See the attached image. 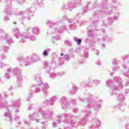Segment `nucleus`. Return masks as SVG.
<instances>
[{"mask_svg": "<svg viewBox=\"0 0 129 129\" xmlns=\"http://www.w3.org/2000/svg\"><path fill=\"white\" fill-rule=\"evenodd\" d=\"M4 115L6 117H7V118L8 119V120H9L10 121H12L13 119L12 117V115H11V113L9 112L5 113Z\"/></svg>", "mask_w": 129, "mask_h": 129, "instance_id": "473e14b6", "label": "nucleus"}, {"mask_svg": "<svg viewBox=\"0 0 129 129\" xmlns=\"http://www.w3.org/2000/svg\"><path fill=\"white\" fill-rule=\"evenodd\" d=\"M8 106V102L5 100H2L0 102V109L2 108H5Z\"/></svg>", "mask_w": 129, "mask_h": 129, "instance_id": "bb28decb", "label": "nucleus"}, {"mask_svg": "<svg viewBox=\"0 0 129 129\" xmlns=\"http://www.w3.org/2000/svg\"><path fill=\"white\" fill-rule=\"evenodd\" d=\"M20 105H21L20 100H14L11 101L10 106L13 107L15 113H19L20 112V110H19Z\"/></svg>", "mask_w": 129, "mask_h": 129, "instance_id": "4468645a", "label": "nucleus"}, {"mask_svg": "<svg viewBox=\"0 0 129 129\" xmlns=\"http://www.w3.org/2000/svg\"><path fill=\"white\" fill-rule=\"evenodd\" d=\"M7 73L6 74V77L7 79L11 78V75L14 73L18 80H23V76L22 75V70L19 68L15 69L9 68L7 70Z\"/></svg>", "mask_w": 129, "mask_h": 129, "instance_id": "0eeeda50", "label": "nucleus"}, {"mask_svg": "<svg viewBox=\"0 0 129 129\" xmlns=\"http://www.w3.org/2000/svg\"><path fill=\"white\" fill-rule=\"evenodd\" d=\"M1 59L2 60H5V59H7V55H6V54H2L1 55Z\"/></svg>", "mask_w": 129, "mask_h": 129, "instance_id": "a18cd8bd", "label": "nucleus"}, {"mask_svg": "<svg viewBox=\"0 0 129 129\" xmlns=\"http://www.w3.org/2000/svg\"><path fill=\"white\" fill-rule=\"evenodd\" d=\"M14 2H18L19 4L20 5H23L24 4V2H25V0H13Z\"/></svg>", "mask_w": 129, "mask_h": 129, "instance_id": "79ce46f5", "label": "nucleus"}, {"mask_svg": "<svg viewBox=\"0 0 129 129\" xmlns=\"http://www.w3.org/2000/svg\"><path fill=\"white\" fill-rule=\"evenodd\" d=\"M3 51H4L5 53H8L9 52V50H10V47L9 46H3L2 48Z\"/></svg>", "mask_w": 129, "mask_h": 129, "instance_id": "f704fd0d", "label": "nucleus"}, {"mask_svg": "<svg viewBox=\"0 0 129 129\" xmlns=\"http://www.w3.org/2000/svg\"><path fill=\"white\" fill-rule=\"evenodd\" d=\"M81 3V0H74V2H70L69 3L63 4L61 6L60 10H67L72 11V9L75 8V4H80Z\"/></svg>", "mask_w": 129, "mask_h": 129, "instance_id": "9d476101", "label": "nucleus"}, {"mask_svg": "<svg viewBox=\"0 0 129 129\" xmlns=\"http://www.w3.org/2000/svg\"><path fill=\"white\" fill-rule=\"evenodd\" d=\"M81 86H83V87H91V86H92V83H91V82L88 83V84H87L85 82H83L81 84Z\"/></svg>", "mask_w": 129, "mask_h": 129, "instance_id": "2f4dec72", "label": "nucleus"}, {"mask_svg": "<svg viewBox=\"0 0 129 129\" xmlns=\"http://www.w3.org/2000/svg\"><path fill=\"white\" fill-rule=\"evenodd\" d=\"M63 20H66V19H67V15L63 16Z\"/></svg>", "mask_w": 129, "mask_h": 129, "instance_id": "338daca9", "label": "nucleus"}, {"mask_svg": "<svg viewBox=\"0 0 129 129\" xmlns=\"http://www.w3.org/2000/svg\"><path fill=\"white\" fill-rule=\"evenodd\" d=\"M112 3H113V4H116V3H117V0H112Z\"/></svg>", "mask_w": 129, "mask_h": 129, "instance_id": "e2e57ef3", "label": "nucleus"}, {"mask_svg": "<svg viewBox=\"0 0 129 129\" xmlns=\"http://www.w3.org/2000/svg\"><path fill=\"white\" fill-rule=\"evenodd\" d=\"M103 40H105L106 41H111V40H112V38L108 37L107 35H104L103 37Z\"/></svg>", "mask_w": 129, "mask_h": 129, "instance_id": "ea45409f", "label": "nucleus"}, {"mask_svg": "<svg viewBox=\"0 0 129 129\" xmlns=\"http://www.w3.org/2000/svg\"><path fill=\"white\" fill-rule=\"evenodd\" d=\"M15 120H18V119H20V117L19 116H17L15 118Z\"/></svg>", "mask_w": 129, "mask_h": 129, "instance_id": "680f3d73", "label": "nucleus"}, {"mask_svg": "<svg viewBox=\"0 0 129 129\" xmlns=\"http://www.w3.org/2000/svg\"><path fill=\"white\" fill-rule=\"evenodd\" d=\"M87 9V8L86 7H84L83 9L84 10V13H85L86 11V10Z\"/></svg>", "mask_w": 129, "mask_h": 129, "instance_id": "774afa93", "label": "nucleus"}, {"mask_svg": "<svg viewBox=\"0 0 129 129\" xmlns=\"http://www.w3.org/2000/svg\"><path fill=\"white\" fill-rule=\"evenodd\" d=\"M58 39H59V36H55V37H52V39L55 40V41H57V40H58Z\"/></svg>", "mask_w": 129, "mask_h": 129, "instance_id": "09e8293b", "label": "nucleus"}, {"mask_svg": "<svg viewBox=\"0 0 129 129\" xmlns=\"http://www.w3.org/2000/svg\"><path fill=\"white\" fill-rule=\"evenodd\" d=\"M108 24H112L113 23V20H112V18H109L108 19Z\"/></svg>", "mask_w": 129, "mask_h": 129, "instance_id": "c03bdc74", "label": "nucleus"}, {"mask_svg": "<svg viewBox=\"0 0 129 129\" xmlns=\"http://www.w3.org/2000/svg\"><path fill=\"white\" fill-rule=\"evenodd\" d=\"M18 86L19 87H22V86H23V83H22V82H20V81H23V78H22V80H19V79H18Z\"/></svg>", "mask_w": 129, "mask_h": 129, "instance_id": "37998d69", "label": "nucleus"}, {"mask_svg": "<svg viewBox=\"0 0 129 129\" xmlns=\"http://www.w3.org/2000/svg\"><path fill=\"white\" fill-rule=\"evenodd\" d=\"M73 112H77V109L76 108L73 109Z\"/></svg>", "mask_w": 129, "mask_h": 129, "instance_id": "69168bd1", "label": "nucleus"}, {"mask_svg": "<svg viewBox=\"0 0 129 129\" xmlns=\"http://www.w3.org/2000/svg\"><path fill=\"white\" fill-rule=\"evenodd\" d=\"M13 32L15 34V36L16 39L18 40V42H19V43H25V42H26V38H24V37H26V36H27V33H20V29L18 28H14L13 29Z\"/></svg>", "mask_w": 129, "mask_h": 129, "instance_id": "1a4fd4ad", "label": "nucleus"}, {"mask_svg": "<svg viewBox=\"0 0 129 129\" xmlns=\"http://www.w3.org/2000/svg\"><path fill=\"white\" fill-rule=\"evenodd\" d=\"M33 12V8H29L25 11H20L19 12H16V16H20L21 20L25 21V20H31L30 14Z\"/></svg>", "mask_w": 129, "mask_h": 129, "instance_id": "6e6552de", "label": "nucleus"}, {"mask_svg": "<svg viewBox=\"0 0 129 129\" xmlns=\"http://www.w3.org/2000/svg\"><path fill=\"white\" fill-rule=\"evenodd\" d=\"M93 30H90L88 31V35L90 36V37L86 38L85 42L86 44H89L91 47H93L94 46V44L95 42L92 40V38L91 37L93 36Z\"/></svg>", "mask_w": 129, "mask_h": 129, "instance_id": "dca6fc26", "label": "nucleus"}, {"mask_svg": "<svg viewBox=\"0 0 129 129\" xmlns=\"http://www.w3.org/2000/svg\"><path fill=\"white\" fill-rule=\"evenodd\" d=\"M49 77L51 78V79H55L56 77H57V74L54 73H49Z\"/></svg>", "mask_w": 129, "mask_h": 129, "instance_id": "72a5a7b5", "label": "nucleus"}, {"mask_svg": "<svg viewBox=\"0 0 129 129\" xmlns=\"http://www.w3.org/2000/svg\"><path fill=\"white\" fill-rule=\"evenodd\" d=\"M56 65V61L55 59H52L51 61V62L49 63L48 61H44L43 63V66L44 69H46V72L48 73L49 72H51V71L52 70V67H51V65Z\"/></svg>", "mask_w": 129, "mask_h": 129, "instance_id": "2eb2a0df", "label": "nucleus"}, {"mask_svg": "<svg viewBox=\"0 0 129 129\" xmlns=\"http://www.w3.org/2000/svg\"><path fill=\"white\" fill-rule=\"evenodd\" d=\"M4 40H6L8 45H11L15 42L11 36L9 34H5L3 30L0 29V41H4Z\"/></svg>", "mask_w": 129, "mask_h": 129, "instance_id": "9b49d317", "label": "nucleus"}, {"mask_svg": "<svg viewBox=\"0 0 129 129\" xmlns=\"http://www.w3.org/2000/svg\"><path fill=\"white\" fill-rule=\"evenodd\" d=\"M57 77L58 76V77H61L62 76H63V75H65V73L64 72H61V73H58L56 74Z\"/></svg>", "mask_w": 129, "mask_h": 129, "instance_id": "a19ab883", "label": "nucleus"}, {"mask_svg": "<svg viewBox=\"0 0 129 129\" xmlns=\"http://www.w3.org/2000/svg\"><path fill=\"white\" fill-rule=\"evenodd\" d=\"M73 119H76V121L79 122L77 117L72 115L71 114L63 113L61 115L57 116L56 119L52 124V126L53 127H56L58 124L63 121L64 123H66L64 129H72V127L75 126V121H73Z\"/></svg>", "mask_w": 129, "mask_h": 129, "instance_id": "7ed1b4c3", "label": "nucleus"}, {"mask_svg": "<svg viewBox=\"0 0 129 129\" xmlns=\"http://www.w3.org/2000/svg\"><path fill=\"white\" fill-rule=\"evenodd\" d=\"M117 8V6H115L114 7L115 9H113V11H110L109 10L106 12L108 15H112V14H114L113 19H114V21H117L118 20V18H119V12L115 10V9H116Z\"/></svg>", "mask_w": 129, "mask_h": 129, "instance_id": "6ab92c4d", "label": "nucleus"}, {"mask_svg": "<svg viewBox=\"0 0 129 129\" xmlns=\"http://www.w3.org/2000/svg\"><path fill=\"white\" fill-rule=\"evenodd\" d=\"M124 99H125V98L124 97V95L122 93H120L117 97V101H119V102L123 101Z\"/></svg>", "mask_w": 129, "mask_h": 129, "instance_id": "cd10ccee", "label": "nucleus"}, {"mask_svg": "<svg viewBox=\"0 0 129 129\" xmlns=\"http://www.w3.org/2000/svg\"><path fill=\"white\" fill-rule=\"evenodd\" d=\"M24 123H25V124H27V125L30 124V122H28V121H27L26 120L24 121Z\"/></svg>", "mask_w": 129, "mask_h": 129, "instance_id": "bf43d9fd", "label": "nucleus"}, {"mask_svg": "<svg viewBox=\"0 0 129 129\" xmlns=\"http://www.w3.org/2000/svg\"><path fill=\"white\" fill-rule=\"evenodd\" d=\"M128 58V55H125L124 56V59L125 60V59H127Z\"/></svg>", "mask_w": 129, "mask_h": 129, "instance_id": "052dcab7", "label": "nucleus"}, {"mask_svg": "<svg viewBox=\"0 0 129 129\" xmlns=\"http://www.w3.org/2000/svg\"><path fill=\"white\" fill-rule=\"evenodd\" d=\"M32 32L34 35H38L40 33V29L39 27H34L32 29Z\"/></svg>", "mask_w": 129, "mask_h": 129, "instance_id": "7c9ffc66", "label": "nucleus"}, {"mask_svg": "<svg viewBox=\"0 0 129 129\" xmlns=\"http://www.w3.org/2000/svg\"><path fill=\"white\" fill-rule=\"evenodd\" d=\"M34 80L37 82H40L36 85H32V86H30L29 88V94L27 98V100L29 101L30 98L34 95V93H39V92H41L42 91L43 93L44 96L45 97H47L48 95V93H49V91L48 89H49V85L47 83H43L42 82V77H41L40 74H37L35 76Z\"/></svg>", "mask_w": 129, "mask_h": 129, "instance_id": "f03ea898", "label": "nucleus"}, {"mask_svg": "<svg viewBox=\"0 0 129 129\" xmlns=\"http://www.w3.org/2000/svg\"><path fill=\"white\" fill-rule=\"evenodd\" d=\"M71 103L75 105V104L76 103V100H72Z\"/></svg>", "mask_w": 129, "mask_h": 129, "instance_id": "4d7b16f0", "label": "nucleus"}, {"mask_svg": "<svg viewBox=\"0 0 129 129\" xmlns=\"http://www.w3.org/2000/svg\"><path fill=\"white\" fill-rule=\"evenodd\" d=\"M125 86H129V80L126 81V82L125 84Z\"/></svg>", "mask_w": 129, "mask_h": 129, "instance_id": "13d9d810", "label": "nucleus"}, {"mask_svg": "<svg viewBox=\"0 0 129 129\" xmlns=\"http://www.w3.org/2000/svg\"><path fill=\"white\" fill-rule=\"evenodd\" d=\"M64 44L68 47H71V46H72V42H71L69 40L64 41Z\"/></svg>", "mask_w": 129, "mask_h": 129, "instance_id": "c9c22d12", "label": "nucleus"}, {"mask_svg": "<svg viewBox=\"0 0 129 129\" xmlns=\"http://www.w3.org/2000/svg\"><path fill=\"white\" fill-rule=\"evenodd\" d=\"M124 70L123 72V73L124 75V76H126V77H129V63L126 64L125 66H124Z\"/></svg>", "mask_w": 129, "mask_h": 129, "instance_id": "5701e85b", "label": "nucleus"}, {"mask_svg": "<svg viewBox=\"0 0 129 129\" xmlns=\"http://www.w3.org/2000/svg\"><path fill=\"white\" fill-rule=\"evenodd\" d=\"M67 100L66 97H62L61 98V107L64 110L68 109V107L71 105L70 102H67Z\"/></svg>", "mask_w": 129, "mask_h": 129, "instance_id": "aec40b11", "label": "nucleus"}, {"mask_svg": "<svg viewBox=\"0 0 129 129\" xmlns=\"http://www.w3.org/2000/svg\"><path fill=\"white\" fill-rule=\"evenodd\" d=\"M68 22H69L70 24L69 26H68L67 25H63L62 28H60L59 27H56L54 29L55 32L59 33H63L64 31H67L68 28H70V27H72V26H73L74 24L76 23V21H75V20H73V19H69Z\"/></svg>", "mask_w": 129, "mask_h": 129, "instance_id": "ddd939ff", "label": "nucleus"}, {"mask_svg": "<svg viewBox=\"0 0 129 129\" xmlns=\"http://www.w3.org/2000/svg\"><path fill=\"white\" fill-rule=\"evenodd\" d=\"M57 101V96H53L51 97L49 99L46 100L43 102V104L44 106H46L47 105H54V103L55 102Z\"/></svg>", "mask_w": 129, "mask_h": 129, "instance_id": "f3484780", "label": "nucleus"}, {"mask_svg": "<svg viewBox=\"0 0 129 129\" xmlns=\"http://www.w3.org/2000/svg\"><path fill=\"white\" fill-rule=\"evenodd\" d=\"M6 66V64L5 63H4L2 62H0V67L2 68Z\"/></svg>", "mask_w": 129, "mask_h": 129, "instance_id": "49530a36", "label": "nucleus"}, {"mask_svg": "<svg viewBox=\"0 0 129 129\" xmlns=\"http://www.w3.org/2000/svg\"><path fill=\"white\" fill-rule=\"evenodd\" d=\"M4 94L5 97H8V96H9V95H10V94H9V93H8L7 92H5L4 93Z\"/></svg>", "mask_w": 129, "mask_h": 129, "instance_id": "3c124183", "label": "nucleus"}, {"mask_svg": "<svg viewBox=\"0 0 129 129\" xmlns=\"http://www.w3.org/2000/svg\"><path fill=\"white\" fill-rule=\"evenodd\" d=\"M92 83H94L95 85L97 86L100 83V81H99L98 80H93Z\"/></svg>", "mask_w": 129, "mask_h": 129, "instance_id": "58836bf2", "label": "nucleus"}, {"mask_svg": "<svg viewBox=\"0 0 129 129\" xmlns=\"http://www.w3.org/2000/svg\"><path fill=\"white\" fill-rule=\"evenodd\" d=\"M126 129H129V123L126 124Z\"/></svg>", "mask_w": 129, "mask_h": 129, "instance_id": "0e129e2a", "label": "nucleus"}, {"mask_svg": "<svg viewBox=\"0 0 129 129\" xmlns=\"http://www.w3.org/2000/svg\"><path fill=\"white\" fill-rule=\"evenodd\" d=\"M64 60H66V61H69V60H70V57L67 54L64 55V56L60 57L58 59V61L59 62V64L60 66H62V65L64 64Z\"/></svg>", "mask_w": 129, "mask_h": 129, "instance_id": "412c9836", "label": "nucleus"}, {"mask_svg": "<svg viewBox=\"0 0 129 129\" xmlns=\"http://www.w3.org/2000/svg\"><path fill=\"white\" fill-rule=\"evenodd\" d=\"M5 12L7 15H11L12 14V8H11V6L7 5Z\"/></svg>", "mask_w": 129, "mask_h": 129, "instance_id": "c85d7f7f", "label": "nucleus"}, {"mask_svg": "<svg viewBox=\"0 0 129 129\" xmlns=\"http://www.w3.org/2000/svg\"><path fill=\"white\" fill-rule=\"evenodd\" d=\"M5 2L8 3L9 5H11V4H12V0H8V1L5 0Z\"/></svg>", "mask_w": 129, "mask_h": 129, "instance_id": "8fccbe9b", "label": "nucleus"}, {"mask_svg": "<svg viewBox=\"0 0 129 129\" xmlns=\"http://www.w3.org/2000/svg\"><path fill=\"white\" fill-rule=\"evenodd\" d=\"M106 84L110 88L111 95H115L116 94V90L122 89V82L119 77H115L114 78V82L112 80H108Z\"/></svg>", "mask_w": 129, "mask_h": 129, "instance_id": "39448f33", "label": "nucleus"}, {"mask_svg": "<svg viewBox=\"0 0 129 129\" xmlns=\"http://www.w3.org/2000/svg\"><path fill=\"white\" fill-rule=\"evenodd\" d=\"M88 102V104L85 107L84 112L87 115L83 117V119L80 121L81 125H84L86 124L88 115L91 114V111L89 108L93 107L94 110L98 111L101 107V102L97 100V97L93 96L91 94H89L88 97L86 99L80 98V102Z\"/></svg>", "mask_w": 129, "mask_h": 129, "instance_id": "f257e3e1", "label": "nucleus"}, {"mask_svg": "<svg viewBox=\"0 0 129 129\" xmlns=\"http://www.w3.org/2000/svg\"><path fill=\"white\" fill-rule=\"evenodd\" d=\"M9 20H10V18L9 17H4V21H5V22Z\"/></svg>", "mask_w": 129, "mask_h": 129, "instance_id": "603ef678", "label": "nucleus"}, {"mask_svg": "<svg viewBox=\"0 0 129 129\" xmlns=\"http://www.w3.org/2000/svg\"><path fill=\"white\" fill-rule=\"evenodd\" d=\"M95 54H96L97 55H98V54H99V50H96L95 51Z\"/></svg>", "mask_w": 129, "mask_h": 129, "instance_id": "6e6d98bb", "label": "nucleus"}, {"mask_svg": "<svg viewBox=\"0 0 129 129\" xmlns=\"http://www.w3.org/2000/svg\"><path fill=\"white\" fill-rule=\"evenodd\" d=\"M78 90V87L75 86V85H73V89L71 90L70 92V94L71 95H73L74 94H75V92Z\"/></svg>", "mask_w": 129, "mask_h": 129, "instance_id": "393cba45", "label": "nucleus"}, {"mask_svg": "<svg viewBox=\"0 0 129 129\" xmlns=\"http://www.w3.org/2000/svg\"><path fill=\"white\" fill-rule=\"evenodd\" d=\"M96 64L97 65H101V62L100 61V60H97L96 61Z\"/></svg>", "mask_w": 129, "mask_h": 129, "instance_id": "de8ad7c7", "label": "nucleus"}, {"mask_svg": "<svg viewBox=\"0 0 129 129\" xmlns=\"http://www.w3.org/2000/svg\"><path fill=\"white\" fill-rule=\"evenodd\" d=\"M53 111L51 110H43L42 109L38 110V113H35L29 115L30 120H35L36 122H41L43 123L42 126V129H46L47 128V124L44 123V122L41 121V119H37V116H39L40 114L42 115L43 118L46 119V120H50L52 119V115L53 114Z\"/></svg>", "mask_w": 129, "mask_h": 129, "instance_id": "20e7f679", "label": "nucleus"}, {"mask_svg": "<svg viewBox=\"0 0 129 129\" xmlns=\"http://www.w3.org/2000/svg\"><path fill=\"white\" fill-rule=\"evenodd\" d=\"M92 124L89 127V129H98L100 126V121L97 118L92 119Z\"/></svg>", "mask_w": 129, "mask_h": 129, "instance_id": "a211bd4d", "label": "nucleus"}, {"mask_svg": "<svg viewBox=\"0 0 129 129\" xmlns=\"http://www.w3.org/2000/svg\"><path fill=\"white\" fill-rule=\"evenodd\" d=\"M52 51L51 48H47L44 50L42 52V55L43 57H47L49 55V53Z\"/></svg>", "mask_w": 129, "mask_h": 129, "instance_id": "a878e982", "label": "nucleus"}, {"mask_svg": "<svg viewBox=\"0 0 129 129\" xmlns=\"http://www.w3.org/2000/svg\"><path fill=\"white\" fill-rule=\"evenodd\" d=\"M83 56L85 57V58H88V49L84 50Z\"/></svg>", "mask_w": 129, "mask_h": 129, "instance_id": "e433bc0d", "label": "nucleus"}, {"mask_svg": "<svg viewBox=\"0 0 129 129\" xmlns=\"http://www.w3.org/2000/svg\"><path fill=\"white\" fill-rule=\"evenodd\" d=\"M59 22H56L53 23V21L51 20H48L46 23L47 26H49L50 28H52L53 26H56V25H58Z\"/></svg>", "mask_w": 129, "mask_h": 129, "instance_id": "b1692460", "label": "nucleus"}, {"mask_svg": "<svg viewBox=\"0 0 129 129\" xmlns=\"http://www.w3.org/2000/svg\"><path fill=\"white\" fill-rule=\"evenodd\" d=\"M116 108H117V109L119 108V106H118V105H116V106H114L113 107V109H115Z\"/></svg>", "mask_w": 129, "mask_h": 129, "instance_id": "5fc2aeb1", "label": "nucleus"}, {"mask_svg": "<svg viewBox=\"0 0 129 129\" xmlns=\"http://www.w3.org/2000/svg\"><path fill=\"white\" fill-rule=\"evenodd\" d=\"M13 89H14V87L12 86H11L10 87L8 88V90H9V91H12Z\"/></svg>", "mask_w": 129, "mask_h": 129, "instance_id": "864d4df0", "label": "nucleus"}, {"mask_svg": "<svg viewBox=\"0 0 129 129\" xmlns=\"http://www.w3.org/2000/svg\"><path fill=\"white\" fill-rule=\"evenodd\" d=\"M102 4L103 6L101 7V9H102V10H100V12L99 11H96L98 10V8H94V7H93V8L92 9V10H94L95 13L94 14V18L95 20H96V22H97V21H98V19H99V17H98V15H99V14H100L101 12H106V10H107V4H106V2H103Z\"/></svg>", "mask_w": 129, "mask_h": 129, "instance_id": "f8f14e48", "label": "nucleus"}, {"mask_svg": "<svg viewBox=\"0 0 129 129\" xmlns=\"http://www.w3.org/2000/svg\"><path fill=\"white\" fill-rule=\"evenodd\" d=\"M17 60L20 62L22 67H27L35 62L40 61L41 57L38 55L34 54L31 57L28 56H19L17 57Z\"/></svg>", "mask_w": 129, "mask_h": 129, "instance_id": "423d86ee", "label": "nucleus"}, {"mask_svg": "<svg viewBox=\"0 0 129 129\" xmlns=\"http://www.w3.org/2000/svg\"><path fill=\"white\" fill-rule=\"evenodd\" d=\"M119 63V61H118L117 59L114 58V59H113L112 64L114 65L113 70L114 71H118V70H119V66H118Z\"/></svg>", "mask_w": 129, "mask_h": 129, "instance_id": "4be33fe9", "label": "nucleus"}, {"mask_svg": "<svg viewBox=\"0 0 129 129\" xmlns=\"http://www.w3.org/2000/svg\"><path fill=\"white\" fill-rule=\"evenodd\" d=\"M23 38H26V40H27V39H30L31 41H36V37L32 35H29L26 34L25 37H24Z\"/></svg>", "mask_w": 129, "mask_h": 129, "instance_id": "c756f323", "label": "nucleus"}, {"mask_svg": "<svg viewBox=\"0 0 129 129\" xmlns=\"http://www.w3.org/2000/svg\"><path fill=\"white\" fill-rule=\"evenodd\" d=\"M74 40L76 42V43H77L78 44V45H80V43L82 42L81 39H79L77 37H74Z\"/></svg>", "mask_w": 129, "mask_h": 129, "instance_id": "4c0bfd02", "label": "nucleus"}]
</instances>
